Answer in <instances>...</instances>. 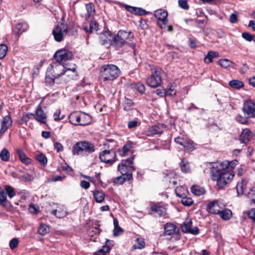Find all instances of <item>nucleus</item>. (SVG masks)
Segmentation results:
<instances>
[{
	"instance_id": "obj_58",
	"label": "nucleus",
	"mask_w": 255,
	"mask_h": 255,
	"mask_svg": "<svg viewBox=\"0 0 255 255\" xmlns=\"http://www.w3.org/2000/svg\"><path fill=\"white\" fill-rule=\"evenodd\" d=\"M54 146L55 149L56 150L57 152H61L63 151L64 148L62 144L59 142H55L54 143Z\"/></svg>"
},
{
	"instance_id": "obj_25",
	"label": "nucleus",
	"mask_w": 255,
	"mask_h": 255,
	"mask_svg": "<svg viewBox=\"0 0 255 255\" xmlns=\"http://www.w3.org/2000/svg\"><path fill=\"white\" fill-rule=\"evenodd\" d=\"M222 219L224 220H229L232 216L231 211L227 209H223L219 214Z\"/></svg>"
},
{
	"instance_id": "obj_39",
	"label": "nucleus",
	"mask_w": 255,
	"mask_h": 255,
	"mask_svg": "<svg viewBox=\"0 0 255 255\" xmlns=\"http://www.w3.org/2000/svg\"><path fill=\"white\" fill-rule=\"evenodd\" d=\"M50 231L49 227L44 224H42L38 228V232L39 234L44 235Z\"/></svg>"
},
{
	"instance_id": "obj_45",
	"label": "nucleus",
	"mask_w": 255,
	"mask_h": 255,
	"mask_svg": "<svg viewBox=\"0 0 255 255\" xmlns=\"http://www.w3.org/2000/svg\"><path fill=\"white\" fill-rule=\"evenodd\" d=\"M7 46L3 44H0V59L3 58L7 51Z\"/></svg>"
},
{
	"instance_id": "obj_18",
	"label": "nucleus",
	"mask_w": 255,
	"mask_h": 255,
	"mask_svg": "<svg viewBox=\"0 0 255 255\" xmlns=\"http://www.w3.org/2000/svg\"><path fill=\"white\" fill-rule=\"evenodd\" d=\"M36 121L44 124L46 122V115L41 108L39 107L36 111L35 116L34 117Z\"/></svg>"
},
{
	"instance_id": "obj_6",
	"label": "nucleus",
	"mask_w": 255,
	"mask_h": 255,
	"mask_svg": "<svg viewBox=\"0 0 255 255\" xmlns=\"http://www.w3.org/2000/svg\"><path fill=\"white\" fill-rule=\"evenodd\" d=\"M47 71L51 73V74H53V76L57 79L69 71H72L75 73L76 69L75 67H73L65 70L64 66L62 64L59 63L50 65L47 68Z\"/></svg>"
},
{
	"instance_id": "obj_44",
	"label": "nucleus",
	"mask_w": 255,
	"mask_h": 255,
	"mask_svg": "<svg viewBox=\"0 0 255 255\" xmlns=\"http://www.w3.org/2000/svg\"><path fill=\"white\" fill-rule=\"evenodd\" d=\"M4 190L8 196L10 198L13 197L16 194L14 189L9 185H6Z\"/></svg>"
},
{
	"instance_id": "obj_54",
	"label": "nucleus",
	"mask_w": 255,
	"mask_h": 255,
	"mask_svg": "<svg viewBox=\"0 0 255 255\" xmlns=\"http://www.w3.org/2000/svg\"><path fill=\"white\" fill-rule=\"evenodd\" d=\"M236 120L238 122L242 124H247L248 123L247 119L246 117H243L240 115L236 116Z\"/></svg>"
},
{
	"instance_id": "obj_60",
	"label": "nucleus",
	"mask_w": 255,
	"mask_h": 255,
	"mask_svg": "<svg viewBox=\"0 0 255 255\" xmlns=\"http://www.w3.org/2000/svg\"><path fill=\"white\" fill-rule=\"evenodd\" d=\"M134 14L139 15H143L146 14V11L140 7H135Z\"/></svg>"
},
{
	"instance_id": "obj_12",
	"label": "nucleus",
	"mask_w": 255,
	"mask_h": 255,
	"mask_svg": "<svg viewBox=\"0 0 255 255\" xmlns=\"http://www.w3.org/2000/svg\"><path fill=\"white\" fill-rule=\"evenodd\" d=\"M118 169L119 171H131L135 170L134 167L133 166V158H130L126 160L122 161L118 166Z\"/></svg>"
},
{
	"instance_id": "obj_43",
	"label": "nucleus",
	"mask_w": 255,
	"mask_h": 255,
	"mask_svg": "<svg viewBox=\"0 0 255 255\" xmlns=\"http://www.w3.org/2000/svg\"><path fill=\"white\" fill-rule=\"evenodd\" d=\"M36 159L43 165H45L47 163L46 157L41 153H39L36 155Z\"/></svg>"
},
{
	"instance_id": "obj_22",
	"label": "nucleus",
	"mask_w": 255,
	"mask_h": 255,
	"mask_svg": "<svg viewBox=\"0 0 255 255\" xmlns=\"http://www.w3.org/2000/svg\"><path fill=\"white\" fill-rule=\"evenodd\" d=\"M92 121L91 117L84 113L80 114V126H86L90 124Z\"/></svg>"
},
{
	"instance_id": "obj_3",
	"label": "nucleus",
	"mask_w": 255,
	"mask_h": 255,
	"mask_svg": "<svg viewBox=\"0 0 255 255\" xmlns=\"http://www.w3.org/2000/svg\"><path fill=\"white\" fill-rule=\"evenodd\" d=\"M76 32L73 27H69L64 23H58L53 29L52 34L54 39L57 42H61L64 38L65 34L73 35Z\"/></svg>"
},
{
	"instance_id": "obj_42",
	"label": "nucleus",
	"mask_w": 255,
	"mask_h": 255,
	"mask_svg": "<svg viewBox=\"0 0 255 255\" xmlns=\"http://www.w3.org/2000/svg\"><path fill=\"white\" fill-rule=\"evenodd\" d=\"M23 24L21 23H19L16 25L14 30L13 33L15 35L19 36L20 34L25 30V29L23 28Z\"/></svg>"
},
{
	"instance_id": "obj_2",
	"label": "nucleus",
	"mask_w": 255,
	"mask_h": 255,
	"mask_svg": "<svg viewBox=\"0 0 255 255\" xmlns=\"http://www.w3.org/2000/svg\"><path fill=\"white\" fill-rule=\"evenodd\" d=\"M119 68L113 64L102 66L100 70V75L104 81H111L116 79L120 75Z\"/></svg>"
},
{
	"instance_id": "obj_57",
	"label": "nucleus",
	"mask_w": 255,
	"mask_h": 255,
	"mask_svg": "<svg viewBox=\"0 0 255 255\" xmlns=\"http://www.w3.org/2000/svg\"><path fill=\"white\" fill-rule=\"evenodd\" d=\"M128 171H124L123 170L121 171V173L123 175L126 180H130L132 179V175L131 173H128Z\"/></svg>"
},
{
	"instance_id": "obj_31",
	"label": "nucleus",
	"mask_w": 255,
	"mask_h": 255,
	"mask_svg": "<svg viewBox=\"0 0 255 255\" xmlns=\"http://www.w3.org/2000/svg\"><path fill=\"white\" fill-rule=\"evenodd\" d=\"M132 142L130 141L128 142L125 144L122 149H119L118 151L122 156H125L126 155L127 153L129 150L132 147Z\"/></svg>"
},
{
	"instance_id": "obj_49",
	"label": "nucleus",
	"mask_w": 255,
	"mask_h": 255,
	"mask_svg": "<svg viewBox=\"0 0 255 255\" xmlns=\"http://www.w3.org/2000/svg\"><path fill=\"white\" fill-rule=\"evenodd\" d=\"M192 222L189 221L184 224L182 227V231L185 233H189L191 229Z\"/></svg>"
},
{
	"instance_id": "obj_33",
	"label": "nucleus",
	"mask_w": 255,
	"mask_h": 255,
	"mask_svg": "<svg viewBox=\"0 0 255 255\" xmlns=\"http://www.w3.org/2000/svg\"><path fill=\"white\" fill-rule=\"evenodd\" d=\"M229 85L233 88L239 89L244 87L243 82L238 80H233L229 82Z\"/></svg>"
},
{
	"instance_id": "obj_27",
	"label": "nucleus",
	"mask_w": 255,
	"mask_h": 255,
	"mask_svg": "<svg viewBox=\"0 0 255 255\" xmlns=\"http://www.w3.org/2000/svg\"><path fill=\"white\" fill-rule=\"evenodd\" d=\"M191 191L193 194L196 196H201L205 192V190L203 188L197 185L192 186L191 188Z\"/></svg>"
},
{
	"instance_id": "obj_56",
	"label": "nucleus",
	"mask_w": 255,
	"mask_h": 255,
	"mask_svg": "<svg viewBox=\"0 0 255 255\" xmlns=\"http://www.w3.org/2000/svg\"><path fill=\"white\" fill-rule=\"evenodd\" d=\"M115 184H122L125 182V178L123 175L117 177L114 181Z\"/></svg>"
},
{
	"instance_id": "obj_35",
	"label": "nucleus",
	"mask_w": 255,
	"mask_h": 255,
	"mask_svg": "<svg viewBox=\"0 0 255 255\" xmlns=\"http://www.w3.org/2000/svg\"><path fill=\"white\" fill-rule=\"evenodd\" d=\"M55 79H56V78L53 76V74H51V73L47 70L45 79V83L47 85H52L54 83Z\"/></svg>"
},
{
	"instance_id": "obj_16",
	"label": "nucleus",
	"mask_w": 255,
	"mask_h": 255,
	"mask_svg": "<svg viewBox=\"0 0 255 255\" xmlns=\"http://www.w3.org/2000/svg\"><path fill=\"white\" fill-rule=\"evenodd\" d=\"M111 240H107L106 244L96 252L94 253L93 255H106L109 252L112 248Z\"/></svg>"
},
{
	"instance_id": "obj_41",
	"label": "nucleus",
	"mask_w": 255,
	"mask_h": 255,
	"mask_svg": "<svg viewBox=\"0 0 255 255\" xmlns=\"http://www.w3.org/2000/svg\"><path fill=\"white\" fill-rule=\"evenodd\" d=\"M34 115L33 114L29 113L25 115L22 117L19 120V123L20 124H26L30 119L34 118Z\"/></svg>"
},
{
	"instance_id": "obj_20",
	"label": "nucleus",
	"mask_w": 255,
	"mask_h": 255,
	"mask_svg": "<svg viewBox=\"0 0 255 255\" xmlns=\"http://www.w3.org/2000/svg\"><path fill=\"white\" fill-rule=\"evenodd\" d=\"M81 113L73 112L69 116L70 122L74 125H80Z\"/></svg>"
},
{
	"instance_id": "obj_47",
	"label": "nucleus",
	"mask_w": 255,
	"mask_h": 255,
	"mask_svg": "<svg viewBox=\"0 0 255 255\" xmlns=\"http://www.w3.org/2000/svg\"><path fill=\"white\" fill-rule=\"evenodd\" d=\"M247 193L252 202L255 204V187L250 189V191Z\"/></svg>"
},
{
	"instance_id": "obj_28",
	"label": "nucleus",
	"mask_w": 255,
	"mask_h": 255,
	"mask_svg": "<svg viewBox=\"0 0 255 255\" xmlns=\"http://www.w3.org/2000/svg\"><path fill=\"white\" fill-rule=\"evenodd\" d=\"M114 235L115 237H118L123 233V230L119 226V222L117 219H114Z\"/></svg>"
},
{
	"instance_id": "obj_29",
	"label": "nucleus",
	"mask_w": 255,
	"mask_h": 255,
	"mask_svg": "<svg viewBox=\"0 0 255 255\" xmlns=\"http://www.w3.org/2000/svg\"><path fill=\"white\" fill-rule=\"evenodd\" d=\"M219 56V54L218 52L210 51L208 52L207 55L205 57V62L207 63H211L214 58L218 57Z\"/></svg>"
},
{
	"instance_id": "obj_5",
	"label": "nucleus",
	"mask_w": 255,
	"mask_h": 255,
	"mask_svg": "<svg viewBox=\"0 0 255 255\" xmlns=\"http://www.w3.org/2000/svg\"><path fill=\"white\" fill-rule=\"evenodd\" d=\"M133 38V35L130 31L120 30L116 36L112 38V40L118 47H121Z\"/></svg>"
},
{
	"instance_id": "obj_26",
	"label": "nucleus",
	"mask_w": 255,
	"mask_h": 255,
	"mask_svg": "<svg viewBox=\"0 0 255 255\" xmlns=\"http://www.w3.org/2000/svg\"><path fill=\"white\" fill-rule=\"evenodd\" d=\"M93 196L96 201L98 203H102L105 197L104 193L100 190L93 191Z\"/></svg>"
},
{
	"instance_id": "obj_8",
	"label": "nucleus",
	"mask_w": 255,
	"mask_h": 255,
	"mask_svg": "<svg viewBox=\"0 0 255 255\" xmlns=\"http://www.w3.org/2000/svg\"><path fill=\"white\" fill-rule=\"evenodd\" d=\"M150 76L146 79L147 84L150 87L155 88L159 86V73L158 67L151 68Z\"/></svg>"
},
{
	"instance_id": "obj_9",
	"label": "nucleus",
	"mask_w": 255,
	"mask_h": 255,
	"mask_svg": "<svg viewBox=\"0 0 255 255\" xmlns=\"http://www.w3.org/2000/svg\"><path fill=\"white\" fill-rule=\"evenodd\" d=\"M73 57L71 52L67 49H62L57 51L54 54L55 60L59 63L63 64L67 60H70Z\"/></svg>"
},
{
	"instance_id": "obj_53",
	"label": "nucleus",
	"mask_w": 255,
	"mask_h": 255,
	"mask_svg": "<svg viewBox=\"0 0 255 255\" xmlns=\"http://www.w3.org/2000/svg\"><path fill=\"white\" fill-rule=\"evenodd\" d=\"M61 115V111L60 110H57L53 115L54 119L55 121H59L61 120H62L64 118V115H62L60 116Z\"/></svg>"
},
{
	"instance_id": "obj_50",
	"label": "nucleus",
	"mask_w": 255,
	"mask_h": 255,
	"mask_svg": "<svg viewBox=\"0 0 255 255\" xmlns=\"http://www.w3.org/2000/svg\"><path fill=\"white\" fill-rule=\"evenodd\" d=\"M132 105L133 103L130 100L126 99L124 102V109L125 111H128L131 109Z\"/></svg>"
},
{
	"instance_id": "obj_62",
	"label": "nucleus",
	"mask_w": 255,
	"mask_h": 255,
	"mask_svg": "<svg viewBox=\"0 0 255 255\" xmlns=\"http://www.w3.org/2000/svg\"><path fill=\"white\" fill-rule=\"evenodd\" d=\"M80 185L82 188L87 189L90 187V184L87 181L82 180L80 183Z\"/></svg>"
},
{
	"instance_id": "obj_32",
	"label": "nucleus",
	"mask_w": 255,
	"mask_h": 255,
	"mask_svg": "<svg viewBox=\"0 0 255 255\" xmlns=\"http://www.w3.org/2000/svg\"><path fill=\"white\" fill-rule=\"evenodd\" d=\"M17 154L20 160L25 164H28L30 163V159L28 158L25 153L20 149L17 150Z\"/></svg>"
},
{
	"instance_id": "obj_51",
	"label": "nucleus",
	"mask_w": 255,
	"mask_h": 255,
	"mask_svg": "<svg viewBox=\"0 0 255 255\" xmlns=\"http://www.w3.org/2000/svg\"><path fill=\"white\" fill-rule=\"evenodd\" d=\"M98 29V24L96 21H92L90 24V33L97 31Z\"/></svg>"
},
{
	"instance_id": "obj_38",
	"label": "nucleus",
	"mask_w": 255,
	"mask_h": 255,
	"mask_svg": "<svg viewBox=\"0 0 255 255\" xmlns=\"http://www.w3.org/2000/svg\"><path fill=\"white\" fill-rule=\"evenodd\" d=\"M10 154L6 148H3L0 153V158L3 161H7L9 160Z\"/></svg>"
},
{
	"instance_id": "obj_37",
	"label": "nucleus",
	"mask_w": 255,
	"mask_h": 255,
	"mask_svg": "<svg viewBox=\"0 0 255 255\" xmlns=\"http://www.w3.org/2000/svg\"><path fill=\"white\" fill-rule=\"evenodd\" d=\"M131 88L135 89L141 94H143L145 91V86L142 83L138 82L131 85Z\"/></svg>"
},
{
	"instance_id": "obj_34",
	"label": "nucleus",
	"mask_w": 255,
	"mask_h": 255,
	"mask_svg": "<svg viewBox=\"0 0 255 255\" xmlns=\"http://www.w3.org/2000/svg\"><path fill=\"white\" fill-rule=\"evenodd\" d=\"M180 168L182 171L185 173L190 171L189 163L184 159H182L180 162Z\"/></svg>"
},
{
	"instance_id": "obj_14",
	"label": "nucleus",
	"mask_w": 255,
	"mask_h": 255,
	"mask_svg": "<svg viewBox=\"0 0 255 255\" xmlns=\"http://www.w3.org/2000/svg\"><path fill=\"white\" fill-rule=\"evenodd\" d=\"M12 124L11 117L7 115L5 116L1 122L0 133L1 134L5 132Z\"/></svg>"
},
{
	"instance_id": "obj_64",
	"label": "nucleus",
	"mask_w": 255,
	"mask_h": 255,
	"mask_svg": "<svg viewBox=\"0 0 255 255\" xmlns=\"http://www.w3.org/2000/svg\"><path fill=\"white\" fill-rule=\"evenodd\" d=\"M248 216L251 219L255 221V208L252 209L249 212Z\"/></svg>"
},
{
	"instance_id": "obj_21",
	"label": "nucleus",
	"mask_w": 255,
	"mask_h": 255,
	"mask_svg": "<svg viewBox=\"0 0 255 255\" xmlns=\"http://www.w3.org/2000/svg\"><path fill=\"white\" fill-rule=\"evenodd\" d=\"M100 40L103 44H107L110 43L112 38L111 33L109 31H106L100 35Z\"/></svg>"
},
{
	"instance_id": "obj_10",
	"label": "nucleus",
	"mask_w": 255,
	"mask_h": 255,
	"mask_svg": "<svg viewBox=\"0 0 255 255\" xmlns=\"http://www.w3.org/2000/svg\"><path fill=\"white\" fill-rule=\"evenodd\" d=\"M243 111L249 118L255 117V103L252 100L246 101L243 105Z\"/></svg>"
},
{
	"instance_id": "obj_24",
	"label": "nucleus",
	"mask_w": 255,
	"mask_h": 255,
	"mask_svg": "<svg viewBox=\"0 0 255 255\" xmlns=\"http://www.w3.org/2000/svg\"><path fill=\"white\" fill-rule=\"evenodd\" d=\"M174 90L175 86L171 85L167 89H163L162 91L160 90V96H162V94H163L165 97L174 96L176 95Z\"/></svg>"
},
{
	"instance_id": "obj_40",
	"label": "nucleus",
	"mask_w": 255,
	"mask_h": 255,
	"mask_svg": "<svg viewBox=\"0 0 255 255\" xmlns=\"http://www.w3.org/2000/svg\"><path fill=\"white\" fill-rule=\"evenodd\" d=\"M218 63L223 68H227L233 64V62L228 59H222L219 61Z\"/></svg>"
},
{
	"instance_id": "obj_52",
	"label": "nucleus",
	"mask_w": 255,
	"mask_h": 255,
	"mask_svg": "<svg viewBox=\"0 0 255 255\" xmlns=\"http://www.w3.org/2000/svg\"><path fill=\"white\" fill-rule=\"evenodd\" d=\"M182 146L188 149H191L194 147L193 142L191 140H188L185 138L183 141V144Z\"/></svg>"
},
{
	"instance_id": "obj_61",
	"label": "nucleus",
	"mask_w": 255,
	"mask_h": 255,
	"mask_svg": "<svg viewBox=\"0 0 255 255\" xmlns=\"http://www.w3.org/2000/svg\"><path fill=\"white\" fill-rule=\"evenodd\" d=\"M38 209L39 208L37 206L32 204L29 206V211L30 213L34 214L37 212Z\"/></svg>"
},
{
	"instance_id": "obj_46",
	"label": "nucleus",
	"mask_w": 255,
	"mask_h": 255,
	"mask_svg": "<svg viewBox=\"0 0 255 255\" xmlns=\"http://www.w3.org/2000/svg\"><path fill=\"white\" fill-rule=\"evenodd\" d=\"M145 247L144 240H136V243L133 245L132 249H142Z\"/></svg>"
},
{
	"instance_id": "obj_63",
	"label": "nucleus",
	"mask_w": 255,
	"mask_h": 255,
	"mask_svg": "<svg viewBox=\"0 0 255 255\" xmlns=\"http://www.w3.org/2000/svg\"><path fill=\"white\" fill-rule=\"evenodd\" d=\"M237 15L235 13H232L230 16V21L232 23H235L237 22Z\"/></svg>"
},
{
	"instance_id": "obj_11",
	"label": "nucleus",
	"mask_w": 255,
	"mask_h": 255,
	"mask_svg": "<svg viewBox=\"0 0 255 255\" xmlns=\"http://www.w3.org/2000/svg\"><path fill=\"white\" fill-rule=\"evenodd\" d=\"M224 208V206L223 203L219 202L218 201H214L208 204L207 210L210 213L219 214Z\"/></svg>"
},
{
	"instance_id": "obj_1",
	"label": "nucleus",
	"mask_w": 255,
	"mask_h": 255,
	"mask_svg": "<svg viewBox=\"0 0 255 255\" xmlns=\"http://www.w3.org/2000/svg\"><path fill=\"white\" fill-rule=\"evenodd\" d=\"M237 163L236 160L231 162L225 160L221 163H214L211 165V179L217 181L219 187L222 188L231 181L234 176L232 170Z\"/></svg>"
},
{
	"instance_id": "obj_15",
	"label": "nucleus",
	"mask_w": 255,
	"mask_h": 255,
	"mask_svg": "<svg viewBox=\"0 0 255 255\" xmlns=\"http://www.w3.org/2000/svg\"><path fill=\"white\" fill-rule=\"evenodd\" d=\"M179 232V229L174 224L168 223L164 226V234L166 235H171Z\"/></svg>"
},
{
	"instance_id": "obj_55",
	"label": "nucleus",
	"mask_w": 255,
	"mask_h": 255,
	"mask_svg": "<svg viewBox=\"0 0 255 255\" xmlns=\"http://www.w3.org/2000/svg\"><path fill=\"white\" fill-rule=\"evenodd\" d=\"M178 4L179 6L183 9H188L189 8V6L186 0H179Z\"/></svg>"
},
{
	"instance_id": "obj_23",
	"label": "nucleus",
	"mask_w": 255,
	"mask_h": 255,
	"mask_svg": "<svg viewBox=\"0 0 255 255\" xmlns=\"http://www.w3.org/2000/svg\"><path fill=\"white\" fill-rule=\"evenodd\" d=\"M167 16L168 12L167 11H160V29H164L166 27L168 23Z\"/></svg>"
},
{
	"instance_id": "obj_19",
	"label": "nucleus",
	"mask_w": 255,
	"mask_h": 255,
	"mask_svg": "<svg viewBox=\"0 0 255 255\" xmlns=\"http://www.w3.org/2000/svg\"><path fill=\"white\" fill-rule=\"evenodd\" d=\"M252 136V132L249 128L243 129L241 135V142L247 143L251 140Z\"/></svg>"
},
{
	"instance_id": "obj_17",
	"label": "nucleus",
	"mask_w": 255,
	"mask_h": 255,
	"mask_svg": "<svg viewBox=\"0 0 255 255\" xmlns=\"http://www.w3.org/2000/svg\"><path fill=\"white\" fill-rule=\"evenodd\" d=\"M51 213L58 218H63L65 217L67 214L65 207L62 205H59L57 207V209L53 210Z\"/></svg>"
},
{
	"instance_id": "obj_30",
	"label": "nucleus",
	"mask_w": 255,
	"mask_h": 255,
	"mask_svg": "<svg viewBox=\"0 0 255 255\" xmlns=\"http://www.w3.org/2000/svg\"><path fill=\"white\" fill-rule=\"evenodd\" d=\"M87 9L86 19L90 18L94 15L95 12V6L92 3H89L86 5Z\"/></svg>"
},
{
	"instance_id": "obj_13",
	"label": "nucleus",
	"mask_w": 255,
	"mask_h": 255,
	"mask_svg": "<svg viewBox=\"0 0 255 255\" xmlns=\"http://www.w3.org/2000/svg\"><path fill=\"white\" fill-rule=\"evenodd\" d=\"M249 181L247 179H242L239 181L237 185V191L238 195H242L247 192Z\"/></svg>"
},
{
	"instance_id": "obj_59",
	"label": "nucleus",
	"mask_w": 255,
	"mask_h": 255,
	"mask_svg": "<svg viewBox=\"0 0 255 255\" xmlns=\"http://www.w3.org/2000/svg\"><path fill=\"white\" fill-rule=\"evenodd\" d=\"M242 35L243 38L248 41H251L252 40H253L252 35L249 33L243 32L242 33Z\"/></svg>"
},
{
	"instance_id": "obj_48",
	"label": "nucleus",
	"mask_w": 255,
	"mask_h": 255,
	"mask_svg": "<svg viewBox=\"0 0 255 255\" xmlns=\"http://www.w3.org/2000/svg\"><path fill=\"white\" fill-rule=\"evenodd\" d=\"M182 203L186 206H191L193 203V201L192 198L188 197H184L182 198L181 200Z\"/></svg>"
},
{
	"instance_id": "obj_36",
	"label": "nucleus",
	"mask_w": 255,
	"mask_h": 255,
	"mask_svg": "<svg viewBox=\"0 0 255 255\" xmlns=\"http://www.w3.org/2000/svg\"><path fill=\"white\" fill-rule=\"evenodd\" d=\"M9 204L7 201L6 197L5 195L4 191L0 188V205L6 206Z\"/></svg>"
},
{
	"instance_id": "obj_7",
	"label": "nucleus",
	"mask_w": 255,
	"mask_h": 255,
	"mask_svg": "<svg viewBox=\"0 0 255 255\" xmlns=\"http://www.w3.org/2000/svg\"><path fill=\"white\" fill-rule=\"evenodd\" d=\"M99 158L102 162L110 164H113L117 161L116 151L113 148L105 149L101 152Z\"/></svg>"
},
{
	"instance_id": "obj_4",
	"label": "nucleus",
	"mask_w": 255,
	"mask_h": 255,
	"mask_svg": "<svg viewBox=\"0 0 255 255\" xmlns=\"http://www.w3.org/2000/svg\"><path fill=\"white\" fill-rule=\"evenodd\" d=\"M95 148L94 144L86 140L79 141L73 147L72 153L73 155H88L95 151Z\"/></svg>"
}]
</instances>
